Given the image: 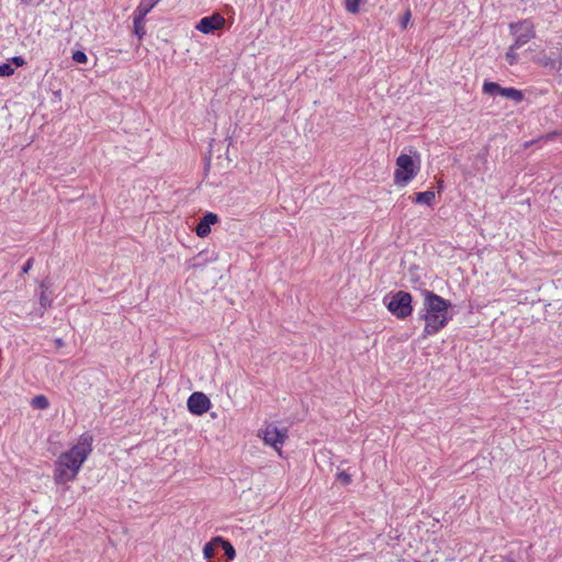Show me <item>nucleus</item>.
<instances>
[{"instance_id": "obj_30", "label": "nucleus", "mask_w": 562, "mask_h": 562, "mask_svg": "<svg viewBox=\"0 0 562 562\" xmlns=\"http://www.w3.org/2000/svg\"><path fill=\"white\" fill-rule=\"evenodd\" d=\"M414 562H420V561L415 560ZM431 562H435V561H434V560H431Z\"/></svg>"}, {"instance_id": "obj_7", "label": "nucleus", "mask_w": 562, "mask_h": 562, "mask_svg": "<svg viewBox=\"0 0 562 562\" xmlns=\"http://www.w3.org/2000/svg\"><path fill=\"white\" fill-rule=\"evenodd\" d=\"M483 92L490 95L499 94L506 99H510L516 103L524 99L521 91L515 88H503L496 82L485 81L483 83Z\"/></svg>"}, {"instance_id": "obj_22", "label": "nucleus", "mask_w": 562, "mask_h": 562, "mask_svg": "<svg viewBox=\"0 0 562 562\" xmlns=\"http://www.w3.org/2000/svg\"><path fill=\"white\" fill-rule=\"evenodd\" d=\"M202 220L209 225H213L218 221V216L215 213L209 212L202 217Z\"/></svg>"}, {"instance_id": "obj_11", "label": "nucleus", "mask_w": 562, "mask_h": 562, "mask_svg": "<svg viewBox=\"0 0 562 562\" xmlns=\"http://www.w3.org/2000/svg\"><path fill=\"white\" fill-rule=\"evenodd\" d=\"M214 542H218V544H221L222 549H224L225 551V555L227 559L233 560L234 558H236V550L234 549L231 542L220 537L214 538Z\"/></svg>"}, {"instance_id": "obj_9", "label": "nucleus", "mask_w": 562, "mask_h": 562, "mask_svg": "<svg viewBox=\"0 0 562 562\" xmlns=\"http://www.w3.org/2000/svg\"><path fill=\"white\" fill-rule=\"evenodd\" d=\"M225 24V19L221 14H212L202 18L196 24V30L201 33L209 34L222 29Z\"/></svg>"}, {"instance_id": "obj_6", "label": "nucleus", "mask_w": 562, "mask_h": 562, "mask_svg": "<svg viewBox=\"0 0 562 562\" xmlns=\"http://www.w3.org/2000/svg\"><path fill=\"white\" fill-rule=\"evenodd\" d=\"M509 30L515 37V47H521L536 36L535 25L530 20L510 23Z\"/></svg>"}, {"instance_id": "obj_19", "label": "nucleus", "mask_w": 562, "mask_h": 562, "mask_svg": "<svg viewBox=\"0 0 562 562\" xmlns=\"http://www.w3.org/2000/svg\"><path fill=\"white\" fill-rule=\"evenodd\" d=\"M217 544V542H214V539L211 540V542L204 544L203 547V557L207 560H211L214 558V548Z\"/></svg>"}, {"instance_id": "obj_24", "label": "nucleus", "mask_w": 562, "mask_h": 562, "mask_svg": "<svg viewBox=\"0 0 562 562\" xmlns=\"http://www.w3.org/2000/svg\"><path fill=\"white\" fill-rule=\"evenodd\" d=\"M412 18L411 10H406L401 19V26L403 29H406Z\"/></svg>"}, {"instance_id": "obj_14", "label": "nucleus", "mask_w": 562, "mask_h": 562, "mask_svg": "<svg viewBox=\"0 0 562 562\" xmlns=\"http://www.w3.org/2000/svg\"><path fill=\"white\" fill-rule=\"evenodd\" d=\"M48 405V398L43 394L36 395L31 400V406L34 409H46Z\"/></svg>"}, {"instance_id": "obj_15", "label": "nucleus", "mask_w": 562, "mask_h": 562, "mask_svg": "<svg viewBox=\"0 0 562 562\" xmlns=\"http://www.w3.org/2000/svg\"><path fill=\"white\" fill-rule=\"evenodd\" d=\"M47 283L46 282H41V289H42V292H41V295H40V303H41V306L43 308H47L50 306V299L49 296L47 295Z\"/></svg>"}, {"instance_id": "obj_21", "label": "nucleus", "mask_w": 562, "mask_h": 562, "mask_svg": "<svg viewBox=\"0 0 562 562\" xmlns=\"http://www.w3.org/2000/svg\"><path fill=\"white\" fill-rule=\"evenodd\" d=\"M14 72V69L11 67L10 64H1L0 65V76L1 77H9Z\"/></svg>"}, {"instance_id": "obj_5", "label": "nucleus", "mask_w": 562, "mask_h": 562, "mask_svg": "<svg viewBox=\"0 0 562 562\" xmlns=\"http://www.w3.org/2000/svg\"><path fill=\"white\" fill-rule=\"evenodd\" d=\"M260 437L266 446L273 448L279 454L282 453V447L286 439V430L279 429L274 424H268L260 430Z\"/></svg>"}, {"instance_id": "obj_1", "label": "nucleus", "mask_w": 562, "mask_h": 562, "mask_svg": "<svg viewBox=\"0 0 562 562\" xmlns=\"http://www.w3.org/2000/svg\"><path fill=\"white\" fill-rule=\"evenodd\" d=\"M92 445L93 436L83 432L70 450L59 454L54 469L55 484H66L76 479L83 462L90 456Z\"/></svg>"}, {"instance_id": "obj_12", "label": "nucleus", "mask_w": 562, "mask_h": 562, "mask_svg": "<svg viewBox=\"0 0 562 562\" xmlns=\"http://www.w3.org/2000/svg\"><path fill=\"white\" fill-rule=\"evenodd\" d=\"M414 201L419 204L431 205L432 202L435 201V192L430 190L419 192L415 195Z\"/></svg>"}, {"instance_id": "obj_17", "label": "nucleus", "mask_w": 562, "mask_h": 562, "mask_svg": "<svg viewBox=\"0 0 562 562\" xmlns=\"http://www.w3.org/2000/svg\"><path fill=\"white\" fill-rule=\"evenodd\" d=\"M198 236L204 237L211 232V225L204 222L202 218L195 227Z\"/></svg>"}, {"instance_id": "obj_31", "label": "nucleus", "mask_w": 562, "mask_h": 562, "mask_svg": "<svg viewBox=\"0 0 562 562\" xmlns=\"http://www.w3.org/2000/svg\"><path fill=\"white\" fill-rule=\"evenodd\" d=\"M507 562H514L513 560H508Z\"/></svg>"}, {"instance_id": "obj_13", "label": "nucleus", "mask_w": 562, "mask_h": 562, "mask_svg": "<svg viewBox=\"0 0 562 562\" xmlns=\"http://www.w3.org/2000/svg\"><path fill=\"white\" fill-rule=\"evenodd\" d=\"M134 33L138 37V40H142L144 35L146 34L145 30V19L137 16L134 14Z\"/></svg>"}, {"instance_id": "obj_23", "label": "nucleus", "mask_w": 562, "mask_h": 562, "mask_svg": "<svg viewBox=\"0 0 562 562\" xmlns=\"http://www.w3.org/2000/svg\"><path fill=\"white\" fill-rule=\"evenodd\" d=\"M336 480L345 485L350 484V475L344 471L336 473Z\"/></svg>"}, {"instance_id": "obj_18", "label": "nucleus", "mask_w": 562, "mask_h": 562, "mask_svg": "<svg viewBox=\"0 0 562 562\" xmlns=\"http://www.w3.org/2000/svg\"><path fill=\"white\" fill-rule=\"evenodd\" d=\"M519 47H515V44L510 45L506 55H505V58L506 60L508 61L509 65H514L517 63L518 60V55L516 54V49H518Z\"/></svg>"}, {"instance_id": "obj_2", "label": "nucleus", "mask_w": 562, "mask_h": 562, "mask_svg": "<svg viewBox=\"0 0 562 562\" xmlns=\"http://www.w3.org/2000/svg\"><path fill=\"white\" fill-rule=\"evenodd\" d=\"M424 301L419 318L424 321L423 338L434 336L449 324L451 302L430 291L423 292Z\"/></svg>"}, {"instance_id": "obj_27", "label": "nucleus", "mask_w": 562, "mask_h": 562, "mask_svg": "<svg viewBox=\"0 0 562 562\" xmlns=\"http://www.w3.org/2000/svg\"><path fill=\"white\" fill-rule=\"evenodd\" d=\"M24 4H31L33 0H20Z\"/></svg>"}, {"instance_id": "obj_16", "label": "nucleus", "mask_w": 562, "mask_h": 562, "mask_svg": "<svg viewBox=\"0 0 562 562\" xmlns=\"http://www.w3.org/2000/svg\"><path fill=\"white\" fill-rule=\"evenodd\" d=\"M536 61H537L539 65L543 66V67H550V68H555V67H557V61H555V59H554L553 57H551V56L546 55V54L540 55V56L536 59Z\"/></svg>"}, {"instance_id": "obj_3", "label": "nucleus", "mask_w": 562, "mask_h": 562, "mask_svg": "<svg viewBox=\"0 0 562 562\" xmlns=\"http://www.w3.org/2000/svg\"><path fill=\"white\" fill-rule=\"evenodd\" d=\"M387 311L398 319H405L412 315V295L409 292L398 291L385 296Z\"/></svg>"}, {"instance_id": "obj_29", "label": "nucleus", "mask_w": 562, "mask_h": 562, "mask_svg": "<svg viewBox=\"0 0 562 562\" xmlns=\"http://www.w3.org/2000/svg\"><path fill=\"white\" fill-rule=\"evenodd\" d=\"M199 262L192 263V267H198Z\"/></svg>"}, {"instance_id": "obj_26", "label": "nucleus", "mask_w": 562, "mask_h": 562, "mask_svg": "<svg viewBox=\"0 0 562 562\" xmlns=\"http://www.w3.org/2000/svg\"><path fill=\"white\" fill-rule=\"evenodd\" d=\"M12 63L18 67H21L25 64V60L21 56H15L12 58Z\"/></svg>"}, {"instance_id": "obj_8", "label": "nucleus", "mask_w": 562, "mask_h": 562, "mask_svg": "<svg viewBox=\"0 0 562 562\" xmlns=\"http://www.w3.org/2000/svg\"><path fill=\"white\" fill-rule=\"evenodd\" d=\"M187 408L196 416H202L211 408V402L206 394L202 392L191 393L187 400Z\"/></svg>"}, {"instance_id": "obj_25", "label": "nucleus", "mask_w": 562, "mask_h": 562, "mask_svg": "<svg viewBox=\"0 0 562 562\" xmlns=\"http://www.w3.org/2000/svg\"><path fill=\"white\" fill-rule=\"evenodd\" d=\"M32 265H33V259L32 258L26 259V261L22 268L23 273H27V271H30L32 269Z\"/></svg>"}, {"instance_id": "obj_20", "label": "nucleus", "mask_w": 562, "mask_h": 562, "mask_svg": "<svg viewBox=\"0 0 562 562\" xmlns=\"http://www.w3.org/2000/svg\"><path fill=\"white\" fill-rule=\"evenodd\" d=\"M72 60L78 64H86L88 61V57L85 52L76 50L72 54Z\"/></svg>"}, {"instance_id": "obj_28", "label": "nucleus", "mask_w": 562, "mask_h": 562, "mask_svg": "<svg viewBox=\"0 0 562 562\" xmlns=\"http://www.w3.org/2000/svg\"><path fill=\"white\" fill-rule=\"evenodd\" d=\"M205 251H202L198 255V260L201 259L204 256Z\"/></svg>"}, {"instance_id": "obj_4", "label": "nucleus", "mask_w": 562, "mask_h": 562, "mask_svg": "<svg viewBox=\"0 0 562 562\" xmlns=\"http://www.w3.org/2000/svg\"><path fill=\"white\" fill-rule=\"evenodd\" d=\"M419 170L418 162L406 154H401L396 159V169L394 172V181L398 186H406L414 179Z\"/></svg>"}, {"instance_id": "obj_10", "label": "nucleus", "mask_w": 562, "mask_h": 562, "mask_svg": "<svg viewBox=\"0 0 562 562\" xmlns=\"http://www.w3.org/2000/svg\"><path fill=\"white\" fill-rule=\"evenodd\" d=\"M158 2L159 0H142L134 14L145 19Z\"/></svg>"}]
</instances>
